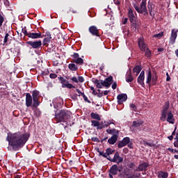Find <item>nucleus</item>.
I'll use <instances>...</instances> for the list:
<instances>
[{"label":"nucleus","mask_w":178,"mask_h":178,"mask_svg":"<svg viewBox=\"0 0 178 178\" xmlns=\"http://www.w3.org/2000/svg\"><path fill=\"white\" fill-rule=\"evenodd\" d=\"M70 98L72 99L73 101H77V93L70 95Z\"/></svg>","instance_id":"nucleus-44"},{"label":"nucleus","mask_w":178,"mask_h":178,"mask_svg":"<svg viewBox=\"0 0 178 178\" xmlns=\"http://www.w3.org/2000/svg\"><path fill=\"white\" fill-rule=\"evenodd\" d=\"M119 138L117 135H112V136L108 140V144L111 145H113L118 141V138Z\"/></svg>","instance_id":"nucleus-25"},{"label":"nucleus","mask_w":178,"mask_h":178,"mask_svg":"<svg viewBox=\"0 0 178 178\" xmlns=\"http://www.w3.org/2000/svg\"><path fill=\"white\" fill-rule=\"evenodd\" d=\"M163 35V32H161L158 34L154 35L153 38H162V36Z\"/></svg>","instance_id":"nucleus-40"},{"label":"nucleus","mask_w":178,"mask_h":178,"mask_svg":"<svg viewBox=\"0 0 178 178\" xmlns=\"http://www.w3.org/2000/svg\"><path fill=\"white\" fill-rule=\"evenodd\" d=\"M131 24V28L133 29L134 31H136V30H137V29H138V25L137 24V21L135 20L134 22H130Z\"/></svg>","instance_id":"nucleus-32"},{"label":"nucleus","mask_w":178,"mask_h":178,"mask_svg":"<svg viewBox=\"0 0 178 178\" xmlns=\"http://www.w3.org/2000/svg\"><path fill=\"white\" fill-rule=\"evenodd\" d=\"M144 124V121L139 120L137 121H134L132 123L133 127H140V126H142V124Z\"/></svg>","instance_id":"nucleus-30"},{"label":"nucleus","mask_w":178,"mask_h":178,"mask_svg":"<svg viewBox=\"0 0 178 178\" xmlns=\"http://www.w3.org/2000/svg\"><path fill=\"white\" fill-rule=\"evenodd\" d=\"M48 74H49V71L48 70L42 72V76H48Z\"/></svg>","instance_id":"nucleus-53"},{"label":"nucleus","mask_w":178,"mask_h":178,"mask_svg":"<svg viewBox=\"0 0 178 178\" xmlns=\"http://www.w3.org/2000/svg\"><path fill=\"white\" fill-rule=\"evenodd\" d=\"M58 79L62 84V88H76V86H73L72 83H69V81L66 80L64 77L60 76Z\"/></svg>","instance_id":"nucleus-7"},{"label":"nucleus","mask_w":178,"mask_h":178,"mask_svg":"<svg viewBox=\"0 0 178 178\" xmlns=\"http://www.w3.org/2000/svg\"><path fill=\"white\" fill-rule=\"evenodd\" d=\"M102 129H105V127H109L111 126V124H109V121H102Z\"/></svg>","instance_id":"nucleus-35"},{"label":"nucleus","mask_w":178,"mask_h":178,"mask_svg":"<svg viewBox=\"0 0 178 178\" xmlns=\"http://www.w3.org/2000/svg\"><path fill=\"white\" fill-rule=\"evenodd\" d=\"M92 81L96 85L97 88H102V86L109 88L112 83H113V76H110L106 78L104 81L102 79H92Z\"/></svg>","instance_id":"nucleus-5"},{"label":"nucleus","mask_w":178,"mask_h":178,"mask_svg":"<svg viewBox=\"0 0 178 178\" xmlns=\"http://www.w3.org/2000/svg\"><path fill=\"white\" fill-rule=\"evenodd\" d=\"M147 8H148V10L149 12L152 10H154V8H155V6L152 3H148Z\"/></svg>","instance_id":"nucleus-38"},{"label":"nucleus","mask_w":178,"mask_h":178,"mask_svg":"<svg viewBox=\"0 0 178 178\" xmlns=\"http://www.w3.org/2000/svg\"><path fill=\"white\" fill-rule=\"evenodd\" d=\"M175 140H176V141L174 142V147L178 148V138L176 136Z\"/></svg>","instance_id":"nucleus-48"},{"label":"nucleus","mask_w":178,"mask_h":178,"mask_svg":"<svg viewBox=\"0 0 178 178\" xmlns=\"http://www.w3.org/2000/svg\"><path fill=\"white\" fill-rule=\"evenodd\" d=\"M115 150L112 149L111 148L108 147L106 149V154L107 156H111L109 155H112V154H115Z\"/></svg>","instance_id":"nucleus-34"},{"label":"nucleus","mask_w":178,"mask_h":178,"mask_svg":"<svg viewBox=\"0 0 178 178\" xmlns=\"http://www.w3.org/2000/svg\"><path fill=\"white\" fill-rule=\"evenodd\" d=\"M43 37H45L42 41V44L44 47H48V44L51 42V40H52V36L51 35V33L46 32V35H43Z\"/></svg>","instance_id":"nucleus-12"},{"label":"nucleus","mask_w":178,"mask_h":178,"mask_svg":"<svg viewBox=\"0 0 178 178\" xmlns=\"http://www.w3.org/2000/svg\"><path fill=\"white\" fill-rule=\"evenodd\" d=\"M91 140L93 141V143H99V138L97 137H92Z\"/></svg>","instance_id":"nucleus-49"},{"label":"nucleus","mask_w":178,"mask_h":178,"mask_svg":"<svg viewBox=\"0 0 178 178\" xmlns=\"http://www.w3.org/2000/svg\"><path fill=\"white\" fill-rule=\"evenodd\" d=\"M124 154H129V149L127 147H124L123 149Z\"/></svg>","instance_id":"nucleus-59"},{"label":"nucleus","mask_w":178,"mask_h":178,"mask_svg":"<svg viewBox=\"0 0 178 178\" xmlns=\"http://www.w3.org/2000/svg\"><path fill=\"white\" fill-rule=\"evenodd\" d=\"M143 70V68L140 65H136V67H134L133 69V72L135 73V76H138L140 74V72Z\"/></svg>","instance_id":"nucleus-29"},{"label":"nucleus","mask_w":178,"mask_h":178,"mask_svg":"<svg viewBox=\"0 0 178 178\" xmlns=\"http://www.w3.org/2000/svg\"><path fill=\"white\" fill-rule=\"evenodd\" d=\"M72 118V112L69 110L62 109L60 111H55V119L57 123H66Z\"/></svg>","instance_id":"nucleus-4"},{"label":"nucleus","mask_w":178,"mask_h":178,"mask_svg":"<svg viewBox=\"0 0 178 178\" xmlns=\"http://www.w3.org/2000/svg\"><path fill=\"white\" fill-rule=\"evenodd\" d=\"M128 144H130V138L125 137L121 141L118 142V147L119 148H123V147H126Z\"/></svg>","instance_id":"nucleus-15"},{"label":"nucleus","mask_w":178,"mask_h":178,"mask_svg":"<svg viewBox=\"0 0 178 178\" xmlns=\"http://www.w3.org/2000/svg\"><path fill=\"white\" fill-rule=\"evenodd\" d=\"M89 33L95 37H101V34H99V29L97 28L95 26H91L88 29Z\"/></svg>","instance_id":"nucleus-11"},{"label":"nucleus","mask_w":178,"mask_h":178,"mask_svg":"<svg viewBox=\"0 0 178 178\" xmlns=\"http://www.w3.org/2000/svg\"><path fill=\"white\" fill-rule=\"evenodd\" d=\"M72 63H76V65H83L84 60L80 57H78L76 59H72L71 61Z\"/></svg>","instance_id":"nucleus-28"},{"label":"nucleus","mask_w":178,"mask_h":178,"mask_svg":"<svg viewBox=\"0 0 178 178\" xmlns=\"http://www.w3.org/2000/svg\"><path fill=\"white\" fill-rule=\"evenodd\" d=\"M76 92H78V94H80V95H81V97L83 96L82 94H84V92H82L81 90L79 89H76Z\"/></svg>","instance_id":"nucleus-63"},{"label":"nucleus","mask_w":178,"mask_h":178,"mask_svg":"<svg viewBox=\"0 0 178 178\" xmlns=\"http://www.w3.org/2000/svg\"><path fill=\"white\" fill-rule=\"evenodd\" d=\"M147 0H142V1L140 3V6L137 5V3H134L133 6L136 10L138 13L140 15H143L144 16L148 15V9L147 8Z\"/></svg>","instance_id":"nucleus-6"},{"label":"nucleus","mask_w":178,"mask_h":178,"mask_svg":"<svg viewBox=\"0 0 178 178\" xmlns=\"http://www.w3.org/2000/svg\"><path fill=\"white\" fill-rule=\"evenodd\" d=\"M107 134H111V136H119V130L116 129H112L111 127L106 130Z\"/></svg>","instance_id":"nucleus-24"},{"label":"nucleus","mask_w":178,"mask_h":178,"mask_svg":"<svg viewBox=\"0 0 178 178\" xmlns=\"http://www.w3.org/2000/svg\"><path fill=\"white\" fill-rule=\"evenodd\" d=\"M38 95H40V91L33 90L32 92V96L30 93L26 94V106L27 108H30V106H33V108H38L40 106V102L38 101Z\"/></svg>","instance_id":"nucleus-3"},{"label":"nucleus","mask_w":178,"mask_h":178,"mask_svg":"<svg viewBox=\"0 0 178 178\" xmlns=\"http://www.w3.org/2000/svg\"><path fill=\"white\" fill-rule=\"evenodd\" d=\"M108 161H110V162H113L114 163H122L123 162V157L120 156V153L119 152H116L115 154H114L113 158H107Z\"/></svg>","instance_id":"nucleus-9"},{"label":"nucleus","mask_w":178,"mask_h":178,"mask_svg":"<svg viewBox=\"0 0 178 178\" xmlns=\"http://www.w3.org/2000/svg\"><path fill=\"white\" fill-rule=\"evenodd\" d=\"M144 80H145V72L144 71H142L138 77L137 82L143 88L145 87Z\"/></svg>","instance_id":"nucleus-13"},{"label":"nucleus","mask_w":178,"mask_h":178,"mask_svg":"<svg viewBox=\"0 0 178 178\" xmlns=\"http://www.w3.org/2000/svg\"><path fill=\"white\" fill-rule=\"evenodd\" d=\"M84 83V77L83 76H78V83Z\"/></svg>","instance_id":"nucleus-51"},{"label":"nucleus","mask_w":178,"mask_h":178,"mask_svg":"<svg viewBox=\"0 0 178 178\" xmlns=\"http://www.w3.org/2000/svg\"><path fill=\"white\" fill-rule=\"evenodd\" d=\"M49 77L50 79H56V77H58V74L51 73L49 74Z\"/></svg>","instance_id":"nucleus-50"},{"label":"nucleus","mask_w":178,"mask_h":178,"mask_svg":"<svg viewBox=\"0 0 178 178\" xmlns=\"http://www.w3.org/2000/svg\"><path fill=\"white\" fill-rule=\"evenodd\" d=\"M177 33H178V29H174L171 31V35L170 38V41L171 44H175L176 42V39L177 38Z\"/></svg>","instance_id":"nucleus-18"},{"label":"nucleus","mask_w":178,"mask_h":178,"mask_svg":"<svg viewBox=\"0 0 178 178\" xmlns=\"http://www.w3.org/2000/svg\"><path fill=\"white\" fill-rule=\"evenodd\" d=\"M131 111H134V112H138V109L137 108V106H136V104H131L129 105Z\"/></svg>","instance_id":"nucleus-37"},{"label":"nucleus","mask_w":178,"mask_h":178,"mask_svg":"<svg viewBox=\"0 0 178 178\" xmlns=\"http://www.w3.org/2000/svg\"><path fill=\"white\" fill-rule=\"evenodd\" d=\"M3 22H5V18H3V13L0 12V27H2Z\"/></svg>","instance_id":"nucleus-36"},{"label":"nucleus","mask_w":178,"mask_h":178,"mask_svg":"<svg viewBox=\"0 0 178 178\" xmlns=\"http://www.w3.org/2000/svg\"><path fill=\"white\" fill-rule=\"evenodd\" d=\"M148 166H149V165L148 164V163L145 162V163H142L141 164H140L138 165V169L134 170V172H143L144 170H147V168H148Z\"/></svg>","instance_id":"nucleus-21"},{"label":"nucleus","mask_w":178,"mask_h":178,"mask_svg":"<svg viewBox=\"0 0 178 178\" xmlns=\"http://www.w3.org/2000/svg\"><path fill=\"white\" fill-rule=\"evenodd\" d=\"M117 87H118V83L116 82H114L112 85L113 90H116Z\"/></svg>","instance_id":"nucleus-56"},{"label":"nucleus","mask_w":178,"mask_h":178,"mask_svg":"<svg viewBox=\"0 0 178 178\" xmlns=\"http://www.w3.org/2000/svg\"><path fill=\"white\" fill-rule=\"evenodd\" d=\"M149 13L150 16L152 17V19H154V17H155V13H154L152 12V11H149Z\"/></svg>","instance_id":"nucleus-60"},{"label":"nucleus","mask_w":178,"mask_h":178,"mask_svg":"<svg viewBox=\"0 0 178 178\" xmlns=\"http://www.w3.org/2000/svg\"><path fill=\"white\" fill-rule=\"evenodd\" d=\"M157 177L158 178H168V177H169V174L168 173V172L159 171L158 172Z\"/></svg>","instance_id":"nucleus-27"},{"label":"nucleus","mask_w":178,"mask_h":178,"mask_svg":"<svg viewBox=\"0 0 178 178\" xmlns=\"http://www.w3.org/2000/svg\"><path fill=\"white\" fill-rule=\"evenodd\" d=\"M170 104V102H165L161 111L160 120L165 122V120L170 124H175V115L172 111H169Z\"/></svg>","instance_id":"nucleus-2"},{"label":"nucleus","mask_w":178,"mask_h":178,"mask_svg":"<svg viewBox=\"0 0 178 178\" xmlns=\"http://www.w3.org/2000/svg\"><path fill=\"white\" fill-rule=\"evenodd\" d=\"M26 44L29 45L31 48H33V49H40V48L42 47V41L41 40L27 41L26 42Z\"/></svg>","instance_id":"nucleus-8"},{"label":"nucleus","mask_w":178,"mask_h":178,"mask_svg":"<svg viewBox=\"0 0 178 178\" xmlns=\"http://www.w3.org/2000/svg\"><path fill=\"white\" fill-rule=\"evenodd\" d=\"M152 55V52L151 51V50H149L148 47H147L145 51V56H146V58H151Z\"/></svg>","instance_id":"nucleus-33"},{"label":"nucleus","mask_w":178,"mask_h":178,"mask_svg":"<svg viewBox=\"0 0 178 178\" xmlns=\"http://www.w3.org/2000/svg\"><path fill=\"white\" fill-rule=\"evenodd\" d=\"M68 69H70L71 72H77V70H79V67L77 65L72 63L68 65Z\"/></svg>","instance_id":"nucleus-26"},{"label":"nucleus","mask_w":178,"mask_h":178,"mask_svg":"<svg viewBox=\"0 0 178 178\" xmlns=\"http://www.w3.org/2000/svg\"><path fill=\"white\" fill-rule=\"evenodd\" d=\"M168 151H170V152H176L177 154H178V150L177 149H172L170 147H168Z\"/></svg>","instance_id":"nucleus-52"},{"label":"nucleus","mask_w":178,"mask_h":178,"mask_svg":"<svg viewBox=\"0 0 178 178\" xmlns=\"http://www.w3.org/2000/svg\"><path fill=\"white\" fill-rule=\"evenodd\" d=\"M128 147L130 148V149H133V143H128Z\"/></svg>","instance_id":"nucleus-64"},{"label":"nucleus","mask_w":178,"mask_h":178,"mask_svg":"<svg viewBox=\"0 0 178 178\" xmlns=\"http://www.w3.org/2000/svg\"><path fill=\"white\" fill-rule=\"evenodd\" d=\"M176 130H177V127H175V129H174V131L172 133V137H173V136H176V134H177V133H176Z\"/></svg>","instance_id":"nucleus-58"},{"label":"nucleus","mask_w":178,"mask_h":178,"mask_svg":"<svg viewBox=\"0 0 178 178\" xmlns=\"http://www.w3.org/2000/svg\"><path fill=\"white\" fill-rule=\"evenodd\" d=\"M22 33H23V34H24L26 37H29V34L30 33V32L27 31V29H26V27L22 28Z\"/></svg>","instance_id":"nucleus-39"},{"label":"nucleus","mask_w":178,"mask_h":178,"mask_svg":"<svg viewBox=\"0 0 178 178\" xmlns=\"http://www.w3.org/2000/svg\"><path fill=\"white\" fill-rule=\"evenodd\" d=\"M151 81L152 83V86H156V81H158V76H156V74H155V76H153L152 77V72L151 71H149L146 83L147 84H149Z\"/></svg>","instance_id":"nucleus-10"},{"label":"nucleus","mask_w":178,"mask_h":178,"mask_svg":"<svg viewBox=\"0 0 178 178\" xmlns=\"http://www.w3.org/2000/svg\"><path fill=\"white\" fill-rule=\"evenodd\" d=\"M90 117L92 118V119H95V120H98V121L101 120V117L97 113H91Z\"/></svg>","instance_id":"nucleus-31"},{"label":"nucleus","mask_w":178,"mask_h":178,"mask_svg":"<svg viewBox=\"0 0 178 178\" xmlns=\"http://www.w3.org/2000/svg\"><path fill=\"white\" fill-rule=\"evenodd\" d=\"M117 99L118 105H122L123 102L127 101V95L124 93L120 94L117 96Z\"/></svg>","instance_id":"nucleus-14"},{"label":"nucleus","mask_w":178,"mask_h":178,"mask_svg":"<svg viewBox=\"0 0 178 178\" xmlns=\"http://www.w3.org/2000/svg\"><path fill=\"white\" fill-rule=\"evenodd\" d=\"M118 172H121L118 165L114 164L110 168L109 173H111L113 176H116V175H118Z\"/></svg>","instance_id":"nucleus-20"},{"label":"nucleus","mask_w":178,"mask_h":178,"mask_svg":"<svg viewBox=\"0 0 178 178\" xmlns=\"http://www.w3.org/2000/svg\"><path fill=\"white\" fill-rule=\"evenodd\" d=\"M35 115L37 116V118H40V116H41V111L38 109L35 110Z\"/></svg>","instance_id":"nucleus-47"},{"label":"nucleus","mask_w":178,"mask_h":178,"mask_svg":"<svg viewBox=\"0 0 178 178\" xmlns=\"http://www.w3.org/2000/svg\"><path fill=\"white\" fill-rule=\"evenodd\" d=\"M82 97L86 102H88V104H91V101L88 99V97H87L84 93L82 94Z\"/></svg>","instance_id":"nucleus-42"},{"label":"nucleus","mask_w":178,"mask_h":178,"mask_svg":"<svg viewBox=\"0 0 178 178\" xmlns=\"http://www.w3.org/2000/svg\"><path fill=\"white\" fill-rule=\"evenodd\" d=\"M125 79L127 83H131V81H134V78H133V75L131 74V68H129L127 74L125 75Z\"/></svg>","instance_id":"nucleus-23"},{"label":"nucleus","mask_w":178,"mask_h":178,"mask_svg":"<svg viewBox=\"0 0 178 178\" xmlns=\"http://www.w3.org/2000/svg\"><path fill=\"white\" fill-rule=\"evenodd\" d=\"M138 45L143 52H145V49H147V44H145V42H144L143 38H140L138 41Z\"/></svg>","instance_id":"nucleus-16"},{"label":"nucleus","mask_w":178,"mask_h":178,"mask_svg":"<svg viewBox=\"0 0 178 178\" xmlns=\"http://www.w3.org/2000/svg\"><path fill=\"white\" fill-rule=\"evenodd\" d=\"M137 15L136 13V11L133 10V9H131V8H129L128 9V13H127V16L129 19V22H134L136 21V15Z\"/></svg>","instance_id":"nucleus-17"},{"label":"nucleus","mask_w":178,"mask_h":178,"mask_svg":"<svg viewBox=\"0 0 178 178\" xmlns=\"http://www.w3.org/2000/svg\"><path fill=\"white\" fill-rule=\"evenodd\" d=\"M128 168H129V169L134 170V168H136V164L134 163H130L128 164Z\"/></svg>","instance_id":"nucleus-45"},{"label":"nucleus","mask_w":178,"mask_h":178,"mask_svg":"<svg viewBox=\"0 0 178 178\" xmlns=\"http://www.w3.org/2000/svg\"><path fill=\"white\" fill-rule=\"evenodd\" d=\"M166 76H167L166 81H170V76H169V73L167 72Z\"/></svg>","instance_id":"nucleus-61"},{"label":"nucleus","mask_w":178,"mask_h":178,"mask_svg":"<svg viewBox=\"0 0 178 178\" xmlns=\"http://www.w3.org/2000/svg\"><path fill=\"white\" fill-rule=\"evenodd\" d=\"M44 35L41 32L39 33H34V32H29L28 35L29 38H32L33 40H35L37 38H42Z\"/></svg>","instance_id":"nucleus-19"},{"label":"nucleus","mask_w":178,"mask_h":178,"mask_svg":"<svg viewBox=\"0 0 178 178\" xmlns=\"http://www.w3.org/2000/svg\"><path fill=\"white\" fill-rule=\"evenodd\" d=\"M102 156H103V158H106V159H108V158H111V156H108L106 153H105L104 152H102Z\"/></svg>","instance_id":"nucleus-54"},{"label":"nucleus","mask_w":178,"mask_h":178,"mask_svg":"<svg viewBox=\"0 0 178 178\" xmlns=\"http://www.w3.org/2000/svg\"><path fill=\"white\" fill-rule=\"evenodd\" d=\"M9 37V33H6V35L4 37V40H3V44H6V42H8V38Z\"/></svg>","instance_id":"nucleus-46"},{"label":"nucleus","mask_w":178,"mask_h":178,"mask_svg":"<svg viewBox=\"0 0 178 178\" xmlns=\"http://www.w3.org/2000/svg\"><path fill=\"white\" fill-rule=\"evenodd\" d=\"M29 138H30L29 134L17 132L8 136L6 141H8V145L12 148L13 151H19L26 145Z\"/></svg>","instance_id":"nucleus-1"},{"label":"nucleus","mask_w":178,"mask_h":178,"mask_svg":"<svg viewBox=\"0 0 178 178\" xmlns=\"http://www.w3.org/2000/svg\"><path fill=\"white\" fill-rule=\"evenodd\" d=\"M144 143V145L145 146H148V147H155V144L152 143H149V142H147V141H143Z\"/></svg>","instance_id":"nucleus-41"},{"label":"nucleus","mask_w":178,"mask_h":178,"mask_svg":"<svg viewBox=\"0 0 178 178\" xmlns=\"http://www.w3.org/2000/svg\"><path fill=\"white\" fill-rule=\"evenodd\" d=\"M129 21V18L125 17L122 21V24H127V22Z\"/></svg>","instance_id":"nucleus-57"},{"label":"nucleus","mask_w":178,"mask_h":178,"mask_svg":"<svg viewBox=\"0 0 178 178\" xmlns=\"http://www.w3.org/2000/svg\"><path fill=\"white\" fill-rule=\"evenodd\" d=\"M3 2L6 6H9V0H4Z\"/></svg>","instance_id":"nucleus-62"},{"label":"nucleus","mask_w":178,"mask_h":178,"mask_svg":"<svg viewBox=\"0 0 178 178\" xmlns=\"http://www.w3.org/2000/svg\"><path fill=\"white\" fill-rule=\"evenodd\" d=\"M72 58L74 59H77L80 58V55L78 53H74L72 55H71Z\"/></svg>","instance_id":"nucleus-43"},{"label":"nucleus","mask_w":178,"mask_h":178,"mask_svg":"<svg viewBox=\"0 0 178 178\" xmlns=\"http://www.w3.org/2000/svg\"><path fill=\"white\" fill-rule=\"evenodd\" d=\"M91 126L97 127V130H102V121L99 122L98 120H91Z\"/></svg>","instance_id":"nucleus-22"},{"label":"nucleus","mask_w":178,"mask_h":178,"mask_svg":"<svg viewBox=\"0 0 178 178\" xmlns=\"http://www.w3.org/2000/svg\"><path fill=\"white\" fill-rule=\"evenodd\" d=\"M72 81H74V83H79V80L77 79V77L74 76L71 79Z\"/></svg>","instance_id":"nucleus-55"}]
</instances>
